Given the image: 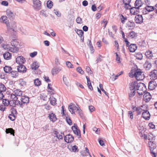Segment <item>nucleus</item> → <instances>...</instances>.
Instances as JSON below:
<instances>
[{"mask_svg":"<svg viewBox=\"0 0 157 157\" xmlns=\"http://www.w3.org/2000/svg\"><path fill=\"white\" fill-rule=\"evenodd\" d=\"M3 56L4 59L7 60L10 59L12 58L11 54L8 52H6L3 54Z\"/></svg>","mask_w":157,"mask_h":157,"instance_id":"bb28decb","label":"nucleus"},{"mask_svg":"<svg viewBox=\"0 0 157 157\" xmlns=\"http://www.w3.org/2000/svg\"><path fill=\"white\" fill-rule=\"evenodd\" d=\"M116 56H117L116 60L118 63H121V61L120 57L118 55L117 53H116Z\"/></svg>","mask_w":157,"mask_h":157,"instance_id":"052dcab7","label":"nucleus"},{"mask_svg":"<svg viewBox=\"0 0 157 157\" xmlns=\"http://www.w3.org/2000/svg\"><path fill=\"white\" fill-rule=\"evenodd\" d=\"M65 141L67 143H71L74 140L73 136L70 134L66 135L64 137Z\"/></svg>","mask_w":157,"mask_h":157,"instance_id":"dca6fc26","label":"nucleus"},{"mask_svg":"<svg viewBox=\"0 0 157 157\" xmlns=\"http://www.w3.org/2000/svg\"><path fill=\"white\" fill-rule=\"evenodd\" d=\"M147 89L144 84L140 82L136 88V90L138 94L140 95H142L146 91Z\"/></svg>","mask_w":157,"mask_h":157,"instance_id":"7ed1b4c3","label":"nucleus"},{"mask_svg":"<svg viewBox=\"0 0 157 157\" xmlns=\"http://www.w3.org/2000/svg\"><path fill=\"white\" fill-rule=\"evenodd\" d=\"M34 84L36 86H39L41 84V82L38 78L34 80Z\"/></svg>","mask_w":157,"mask_h":157,"instance_id":"de8ad7c7","label":"nucleus"},{"mask_svg":"<svg viewBox=\"0 0 157 157\" xmlns=\"http://www.w3.org/2000/svg\"><path fill=\"white\" fill-rule=\"evenodd\" d=\"M144 67L147 70H149L151 67V64L149 62L147 61L144 65Z\"/></svg>","mask_w":157,"mask_h":157,"instance_id":"58836bf2","label":"nucleus"},{"mask_svg":"<svg viewBox=\"0 0 157 157\" xmlns=\"http://www.w3.org/2000/svg\"><path fill=\"white\" fill-rule=\"evenodd\" d=\"M77 71L81 74L83 75L84 73V71L82 70L81 67H78L76 68Z\"/></svg>","mask_w":157,"mask_h":157,"instance_id":"3c124183","label":"nucleus"},{"mask_svg":"<svg viewBox=\"0 0 157 157\" xmlns=\"http://www.w3.org/2000/svg\"><path fill=\"white\" fill-rule=\"evenodd\" d=\"M76 33L79 36L81 37H82L83 34V32L81 30L77 29Z\"/></svg>","mask_w":157,"mask_h":157,"instance_id":"4d7b16f0","label":"nucleus"},{"mask_svg":"<svg viewBox=\"0 0 157 157\" xmlns=\"http://www.w3.org/2000/svg\"><path fill=\"white\" fill-rule=\"evenodd\" d=\"M6 90V88L5 85L2 83H0V91L4 92Z\"/></svg>","mask_w":157,"mask_h":157,"instance_id":"37998d69","label":"nucleus"},{"mask_svg":"<svg viewBox=\"0 0 157 157\" xmlns=\"http://www.w3.org/2000/svg\"><path fill=\"white\" fill-rule=\"evenodd\" d=\"M150 76L151 78L155 79L157 78V70H154L150 72Z\"/></svg>","mask_w":157,"mask_h":157,"instance_id":"412c9836","label":"nucleus"},{"mask_svg":"<svg viewBox=\"0 0 157 157\" xmlns=\"http://www.w3.org/2000/svg\"><path fill=\"white\" fill-rule=\"evenodd\" d=\"M135 21L138 24H141L143 22V19L142 15H138L135 16Z\"/></svg>","mask_w":157,"mask_h":157,"instance_id":"f3484780","label":"nucleus"},{"mask_svg":"<svg viewBox=\"0 0 157 157\" xmlns=\"http://www.w3.org/2000/svg\"><path fill=\"white\" fill-rule=\"evenodd\" d=\"M25 59L22 56H17L16 59V62L20 65H22L25 62Z\"/></svg>","mask_w":157,"mask_h":157,"instance_id":"2eb2a0df","label":"nucleus"},{"mask_svg":"<svg viewBox=\"0 0 157 157\" xmlns=\"http://www.w3.org/2000/svg\"><path fill=\"white\" fill-rule=\"evenodd\" d=\"M123 73V72L122 71H121V72H120L119 73H118L117 75L114 77H113V80H116L117 78L119 76L121 75Z\"/></svg>","mask_w":157,"mask_h":157,"instance_id":"680f3d73","label":"nucleus"},{"mask_svg":"<svg viewBox=\"0 0 157 157\" xmlns=\"http://www.w3.org/2000/svg\"><path fill=\"white\" fill-rule=\"evenodd\" d=\"M151 117L150 114L148 111L147 108H145L143 112L142 113V117L145 120H148Z\"/></svg>","mask_w":157,"mask_h":157,"instance_id":"6e6552de","label":"nucleus"},{"mask_svg":"<svg viewBox=\"0 0 157 157\" xmlns=\"http://www.w3.org/2000/svg\"><path fill=\"white\" fill-rule=\"evenodd\" d=\"M50 103L53 105H56V99L53 96H51L49 98Z\"/></svg>","mask_w":157,"mask_h":157,"instance_id":"473e14b6","label":"nucleus"},{"mask_svg":"<svg viewBox=\"0 0 157 157\" xmlns=\"http://www.w3.org/2000/svg\"><path fill=\"white\" fill-rule=\"evenodd\" d=\"M19 84L21 88L25 87L26 86V82L23 79H21L19 81Z\"/></svg>","mask_w":157,"mask_h":157,"instance_id":"c85d7f7f","label":"nucleus"},{"mask_svg":"<svg viewBox=\"0 0 157 157\" xmlns=\"http://www.w3.org/2000/svg\"><path fill=\"white\" fill-rule=\"evenodd\" d=\"M129 75L131 78L134 77L138 81L142 80L145 77L144 72L137 67L132 68L129 74Z\"/></svg>","mask_w":157,"mask_h":157,"instance_id":"f257e3e1","label":"nucleus"},{"mask_svg":"<svg viewBox=\"0 0 157 157\" xmlns=\"http://www.w3.org/2000/svg\"><path fill=\"white\" fill-rule=\"evenodd\" d=\"M33 7L36 10H39L41 8V2L40 0H33Z\"/></svg>","mask_w":157,"mask_h":157,"instance_id":"39448f33","label":"nucleus"},{"mask_svg":"<svg viewBox=\"0 0 157 157\" xmlns=\"http://www.w3.org/2000/svg\"><path fill=\"white\" fill-rule=\"evenodd\" d=\"M13 93L17 96H22L23 94V92L19 89L15 90Z\"/></svg>","mask_w":157,"mask_h":157,"instance_id":"72a5a7b5","label":"nucleus"},{"mask_svg":"<svg viewBox=\"0 0 157 157\" xmlns=\"http://www.w3.org/2000/svg\"><path fill=\"white\" fill-rule=\"evenodd\" d=\"M72 129L74 133L78 136L79 138L81 137L80 131L77 124H74V125L72 127Z\"/></svg>","mask_w":157,"mask_h":157,"instance_id":"f8f14e48","label":"nucleus"},{"mask_svg":"<svg viewBox=\"0 0 157 157\" xmlns=\"http://www.w3.org/2000/svg\"><path fill=\"white\" fill-rule=\"evenodd\" d=\"M142 5L143 4L140 0H136L135 3V7L137 8L138 9L141 7Z\"/></svg>","mask_w":157,"mask_h":157,"instance_id":"f704fd0d","label":"nucleus"},{"mask_svg":"<svg viewBox=\"0 0 157 157\" xmlns=\"http://www.w3.org/2000/svg\"><path fill=\"white\" fill-rule=\"evenodd\" d=\"M68 109L72 114H75V113L77 112L80 116L82 115V110L78 105L71 103L69 105Z\"/></svg>","mask_w":157,"mask_h":157,"instance_id":"f03ea898","label":"nucleus"},{"mask_svg":"<svg viewBox=\"0 0 157 157\" xmlns=\"http://www.w3.org/2000/svg\"><path fill=\"white\" fill-rule=\"evenodd\" d=\"M10 99L11 101H13V102L15 103L18 99V98L14 94H12L10 95Z\"/></svg>","mask_w":157,"mask_h":157,"instance_id":"e433bc0d","label":"nucleus"},{"mask_svg":"<svg viewBox=\"0 0 157 157\" xmlns=\"http://www.w3.org/2000/svg\"><path fill=\"white\" fill-rule=\"evenodd\" d=\"M10 73L11 76L13 78H16L18 75V72L16 71H11Z\"/></svg>","mask_w":157,"mask_h":157,"instance_id":"c03bdc74","label":"nucleus"},{"mask_svg":"<svg viewBox=\"0 0 157 157\" xmlns=\"http://www.w3.org/2000/svg\"><path fill=\"white\" fill-rule=\"evenodd\" d=\"M137 36V33L133 31L130 32L128 35V37L131 39H136Z\"/></svg>","mask_w":157,"mask_h":157,"instance_id":"5701e85b","label":"nucleus"},{"mask_svg":"<svg viewBox=\"0 0 157 157\" xmlns=\"http://www.w3.org/2000/svg\"><path fill=\"white\" fill-rule=\"evenodd\" d=\"M6 14L10 18H13L15 16L13 13L9 9L6 10Z\"/></svg>","mask_w":157,"mask_h":157,"instance_id":"a878e982","label":"nucleus"},{"mask_svg":"<svg viewBox=\"0 0 157 157\" xmlns=\"http://www.w3.org/2000/svg\"><path fill=\"white\" fill-rule=\"evenodd\" d=\"M108 23V21L105 19H104L101 21V24L104 29L106 27V26Z\"/></svg>","mask_w":157,"mask_h":157,"instance_id":"09e8293b","label":"nucleus"},{"mask_svg":"<svg viewBox=\"0 0 157 157\" xmlns=\"http://www.w3.org/2000/svg\"><path fill=\"white\" fill-rule=\"evenodd\" d=\"M16 28V23L13 22L11 23V29H13V30L15 31Z\"/></svg>","mask_w":157,"mask_h":157,"instance_id":"864d4df0","label":"nucleus"},{"mask_svg":"<svg viewBox=\"0 0 157 157\" xmlns=\"http://www.w3.org/2000/svg\"><path fill=\"white\" fill-rule=\"evenodd\" d=\"M130 13L132 15H135L137 14L139 12V9L135 7H133L129 9Z\"/></svg>","mask_w":157,"mask_h":157,"instance_id":"393cba45","label":"nucleus"},{"mask_svg":"<svg viewBox=\"0 0 157 157\" xmlns=\"http://www.w3.org/2000/svg\"><path fill=\"white\" fill-rule=\"evenodd\" d=\"M62 68L60 67H56L54 68L52 70V73L53 75L57 74L62 70Z\"/></svg>","mask_w":157,"mask_h":157,"instance_id":"b1692460","label":"nucleus"},{"mask_svg":"<svg viewBox=\"0 0 157 157\" xmlns=\"http://www.w3.org/2000/svg\"><path fill=\"white\" fill-rule=\"evenodd\" d=\"M135 56L138 59L141 60L143 58V56L140 53H138L136 54Z\"/></svg>","mask_w":157,"mask_h":157,"instance_id":"8fccbe9b","label":"nucleus"},{"mask_svg":"<svg viewBox=\"0 0 157 157\" xmlns=\"http://www.w3.org/2000/svg\"><path fill=\"white\" fill-rule=\"evenodd\" d=\"M136 91L135 90H131V92L129 94V96L130 98L133 97L135 94Z\"/></svg>","mask_w":157,"mask_h":157,"instance_id":"6e6d98bb","label":"nucleus"},{"mask_svg":"<svg viewBox=\"0 0 157 157\" xmlns=\"http://www.w3.org/2000/svg\"><path fill=\"white\" fill-rule=\"evenodd\" d=\"M144 100L146 102L149 101L151 98V96L148 92H146L144 95Z\"/></svg>","mask_w":157,"mask_h":157,"instance_id":"a211bd4d","label":"nucleus"},{"mask_svg":"<svg viewBox=\"0 0 157 157\" xmlns=\"http://www.w3.org/2000/svg\"><path fill=\"white\" fill-rule=\"evenodd\" d=\"M126 27L128 28L134 27H135V23L133 21H129L126 24Z\"/></svg>","mask_w":157,"mask_h":157,"instance_id":"a19ab883","label":"nucleus"},{"mask_svg":"<svg viewBox=\"0 0 157 157\" xmlns=\"http://www.w3.org/2000/svg\"><path fill=\"white\" fill-rule=\"evenodd\" d=\"M48 117L51 121L54 122L57 120V118L55 114L53 113V111L48 112Z\"/></svg>","mask_w":157,"mask_h":157,"instance_id":"1a4fd4ad","label":"nucleus"},{"mask_svg":"<svg viewBox=\"0 0 157 157\" xmlns=\"http://www.w3.org/2000/svg\"><path fill=\"white\" fill-rule=\"evenodd\" d=\"M4 48L7 51L13 53H16L18 52V48L15 45L9 44L5 45L3 46Z\"/></svg>","mask_w":157,"mask_h":157,"instance_id":"20e7f679","label":"nucleus"},{"mask_svg":"<svg viewBox=\"0 0 157 157\" xmlns=\"http://www.w3.org/2000/svg\"><path fill=\"white\" fill-rule=\"evenodd\" d=\"M17 70L19 72H24L26 71V68L25 66L21 65L18 67Z\"/></svg>","mask_w":157,"mask_h":157,"instance_id":"7c9ffc66","label":"nucleus"},{"mask_svg":"<svg viewBox=\"0 0 157 157\" xmlns=\"http://www.w3.org/2000/svg\"><path fill=\"white\" fill-rule=\"evenodd\" d=\"M55 134L56 135V136L58 139H63V136L61 132L56 131Z\"/></svg>","mask_w":157,"mask_h":157,"instance_id":"a18cd8bd","label":"nucleus"},{"mask_svg":"<svg viewBox=\"0 0 157 157\" xmlns=\"http://www.w3.org/2000/svg\"><path fill=\"white\" fill-rule=\"evenodd\" d=\"M126 47H128V49L129 51L131 52H134L137 49V46L136 44H130V42H129V43L128 45H126Z\"/></svg>","mask_w":157,"mask_h":157,"instance_id":"9d476101","label":"nucleus"},{"mask_svg":"<svg viewBox=\"0 0 157 157\" xmlns=\"http://www.w3.org/2000/svg\"><path fill=\"white\" fill-rule=\"evenodd\" d=\"M146 6L142 11V13L144 14H147L149 12L152 11L154 10V7L150 6L149 3H147V2H146Z\"/></svg>","mask_w":157,"mask_h":157,"instance_id":"423d86ee","label":"nucleus"},{"mask_svg":"<svg viewBox=\"0 0 157 157\" xmlns=\"http://www.w3.org/2000/svg\"><path fill=\"white\" fill-rule=\"evenodd\" d=\"M47 7L49 8H51L53 6V2L50 1H48L47 2Z\"/></svg>","mask_w":157,"mask_h":157,"instance_id":"5fc2aeb1","label":"nucleus"},{"mask_svg":"<svg viewBox=\"0 0 157 157\" xmlns=\"http://www.w3.org/2000/svg\"><path fill=\"white\" fill-rule=\"evenodd\" d=\"M149 147L150 148V151H152L156 147V144L153 142V141H150L148 142Z\"/></svg>","mask_w":157,"mask_h":157,"instance_id":"cd10ccee","label":"nucleus"},{"mask_svg":"<svg viewBox=\"0 0 157 157\" xmlns=\"http://www.w3.org/2000/svg\"><path fill=\"white\" fill-rule=\"evenodd\" d=\"M118 16L121 23L123 24H124L125 23L126 21L127 20V17L126 16L124 17L121 14H119Z\"/></svg>","mask_w":157,"mask_h":157,"instance_id":"c756f323","label":"nucleus"},{"mask_svg":"<svg viewBox=\"0 0 157 157\" xmlns=\"http://www.w3.org/2000/svg\"><path fill=\"white\" fill-rule=\"evenodd\" d=\"M86 70L87 72L89 74H92V72L91 71L90 68L88 66L86 67Z\"/></svg>","mask_w":157,"mask_h":157,"instance_id":"774afa93","label":"nucleus"},{"mask_svg":"<svg viewBox=\"0 0 157 157\" xmlns=\"http://www.w3.org/2000/svg\"><path fill=\"white\" fill-rule=\"evenodd\" d=\"M2 103L4 105V106H7L9 105L10 103V101L8 100L4 99L3 100Z\"/></svg>","mask_w":157,"mask_h":157,"instance_id":"603ef678","label":"nucleus"},{"mask_svg":"<svg viewBox=\"0 0 157 157\" xmlns=\"http://www.w3.org/2000/svg\"><path fill=\"white\" fill-rule=\"evenodd\" d=\"M20 101L24 104H28L29 101V98L26 96H22L21 98Z\"/></svg>","mask_w":157,"mask_h":157,"instance_id":"4be33fe9","label":"nucleus"},{"mask_svg":"<svg viewBox=\"0 0 157 157\" xmlns=\"http://www.w3.org/2000/svg\"><path fill=\"white\" fill-rule=\"evenodd\" d=\"M4 71L7 73H10L12 70V68L8 66H6L3 68Z\"/></svg>","mask_w":157,"mask_h":157,"instance_id":"2f4dec72","label":"nucleus"},{"mask_svg":"<svg viewBox=\"0 0 157 157\" xmlns=\"http://www.w3.org/2000/svg\"><path fill=\"white\" fill-rule=\"evenodd\" d=\"M145 108H144L143 106L136 107L134 106H133L132 107V109L133 110V112L136 111L138 115H140L142 113H143Z\"/></svg>","mask_w":157,"mask_h":157,"instance_id":"0eeeda50","label":"nucleus"},{"mask_svg":"<svg viewBox=\"0 0 157 157\" xmlns=\"http://www.w3.org/2000/svg\"><path fill=\"white\" fill-rule=\"evenodd\" d=\"M133 113L131 111H128V116L132 120L133 119Z\"/></svg>","mask_w":157,"mask_h":157,"instance_id":"bf43d9fd","label":"nucleus"},{"mask_svg":"<svg viewBox=\"0 0 157 157\" xmlns=\"http://www.w3.org/2000/svg\"><path fill=\"white\" fill-rule=\"evenodd\" d=\"M0 21L1 22H3L5 23L6 25L7 26H9V22L6 16H2L0 19Z\"/></svg>","mask_w":157,"mask_h":157,"instance_id":"6ab92c4d","label":"nucleus"},{"mask_svg":"<svg viewBox=\"0 0 157 157\" xmlns=\"http://www.w3.org/2000/svg\"><path fill=\"white\" fill-rule=\"evenodd\" d=\"M39 67L38 63L36 62H33L31 65V67L32 69L36 70Z\"/></svg>","mask_w":157,"mask_h":157,"instance_id":"4c0bfd02","label":"nucleus"},{"mask_svg":"<svg viewBox=\"0 0 157 157\" xmlns=\"http://www.w3.org/2000/svg\"><path fill=\"white\" fill-rule=\"evenodd\" d=\"M138 83L136 81H134L129 84V88L131 90H136V87H137Z\"/></svg>","mask_w":157,"mask_h":157,"instance_id":"ddd939ff","label":"nucleus"},{"mask_svg":"<svg viewBox=\"0 0 157 157\" xmlns=\"http://www.w3.org/2000/svg\"><path fill=\"white\" fill-rule=\"evenodd\" d=\"M78 149V147L76 146H74L72 147L71 151L73 152H76Z\"/></svg>","mask_w":157,"mask_h":157,"instance_id":"338daca9","label":"nucleus"},{"mask_svg":"<svg viewBox=\"0 0 157 157\" xmlns=\"http://www.w3.org/2000/svg\"><path fill=\"white\" fill-rule=\"evenodd\" d=\"M76 21L77 22L78 24H81L82 22V19L79 17H78L76 19Z\"/></svg>","mask_w":157,"mask_h":157,"instance_id":"69168bd1","label":"nucleus"},{"mask_svg":"<svg viewBox=\"0 0 157 157\" xmlns=\"http://www.w3.org/2000/svg\"><path fill=\"white\" fill-rule=\"evenodd\" d=\"M66 64L68 67L69 68H73V65L71 64V62L69 61H67L66 62Z\"/></svg>","mask_w":157,"mask_h":157,"instance_id":"13d9d810","label":"nucleus"},{"mask_svg":"<svg viewBox=\"0 0 157 157\" xmlns=\"http://www.w3.org/2000/svg\"><path fill=\"white\" fill-rule=\"evenodd\" d=\"M11 113L10 114L8 117L11 121H13L16 118L15 114H16L17 111L16 109L13 108H11L10 109Z\"/></svg>","mask_w":157,"mask_h":157,"instance_id":"9b49d317","label":"nucleus"},{"mask_svg":"<svg viewBox=\"0 0 157 157\" xmlns=\"http://www.w3.org/2000/svg\"><path fill=\"white\" fill-rule=\"evenodd\" d=\"M40 14L45 17H46L47 16V13L43 10H42L40 11Z\"/></svg>","mask_w":157,"mask_h":157,"instance_id":"e2e57ef3","label":"nucleus"},{"mask_svg":"<svg viewBox=\"0 0 157 157\" xmlns=\"http://www.w3.org/2000/svg\"><path fill=\"white\" fill-rule=\"evenodd\" d=\"M157 86L156 82L154 81H151L149 83L148 89L151 90L155 89Z\"/></svg>","mask_w":157,"mask_h":157,"instance_id":"4468645a","label":"nucleus"},{"mask_svg":"<svg viewBox=\"0 0 157 157\" xmlns=\"http://www.w3.org/2000/svg\"><path fill=\"white\" fill-rule=\"evenodd\" d=\"M66 121L68 124L70 125H72V121L70 118H69L66 116Z\"/></svg>","mask_w":157,"mask_h":157,"instance_id":"0e129e2a","label":"nucleus"},{"mask_svg":"<svg viewBox=\"0 0 157 157\" xmlns=\"http://www.w3.org/2000/svg\"><path fill=\"white\" fill-rule=\"evenodd\" d=\"M122 37L123 38L124 41L125 42V44L128 45V44L129 43V41L128 39L126 38L125 37V35L124 32L123 31H121Z\"/></svg>","mask_w":157,"mask_h":157,"instance_id":"49530a36","label":"nucleus"},{"mask_svg":"<svg viewBox=\"0 0 157 157\" xmlns=\"http://www.w3.org/2000/svg\"><path fill=\"white\" fill-rule=\"evenodd\" d=\"M6 133H10L11 134L14 136L15 131L12 128H8L6 129Z\"/></svg>","mask_w":157,"mask_h":157,"instance_id":"79ce46f5","label":"nucleus"},{"mask_svg":"<svg viewBox=\"0 0 157 157\" xmlns=\"http://www.w3.org/2000/svg\"><path fill=\"white\" fill-rule=\"evenodd\" d=\"M145 55L147 58L150 59H152V57H153L152 52L149 50L146 51L145 52Z\"/></svg>","mask_w":157,"mask_h":157,"instance_id":"c9c22d12","label":"nucleus"},{"mask_svg":"<svg viewBox=\"0 0 157 157\" xmlns=\"http://www.w3.org/2000/svg\"><path fill=\"white\" fill-rule=\"evenodd\" d=\"M86 78L87 80V85L89 88L91 90H93V88L91 84V81L90 78L87 76H86Z\"/></svg>","mask_w":157,"mask_h":157,"instance_id":"ea45409f","label":"nucleus"},{"mask_svg":"<svg viewBox=\"0 0 157 157\" xmlns=\"http://www.w3.org/2000/svg\"><path fill=\"white\" fill-rule=\"evenodd\" d=\"M131 0H123V2L124 5V7L126 10H129L131 6L130 5Z\"/></svg>","mask_w":157,"mask_h":157,"instance_id":"aec40b11","label":"nucleus"}]
</instances>
